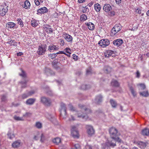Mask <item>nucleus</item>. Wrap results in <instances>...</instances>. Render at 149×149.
<instances>
[{"label":"nucleus","mask_w":149,"mask_h":149,"mask_svg":"<svg viewBox=\"0 0 149 149\" xmlns=\"http://www.w3.org/2000/svg\"><path fill=\"white\" fill-rule=\"evenodd\" d=\"M109 132L110 136L112 139H115L117 140V141L120 143L121 140L118 137V130L115 128L112 127L109 129Z\"/></svg>","instance_id":"obj_1"},{"label":"nucleus","mask_w":149,"mask_h":149,"mask_svg":"<svg viewBox=\"0 0 149 149\" xmlns=\"http://www.w3.org/2000/svg\"><path fill=\"white\" fill-rule=\"evenodd\" d=\"M85 111H86V113H88L87 114H86V115H84L83 114H82L81 112L76 111L75 113V116H77L78 118H82V119L87 120L88 119V117L90 116V115L91 114V113H92V111L88 108L85 109Z\"/></svg>","instance_id":"obj_2"},{"label":"nucleus","mask_w":149,"mask_h":149,"mask_svg":"<svg viewBox=\"0 0 149 149\" xmlns=\"http://www.w3.org/2000/svg\"><path fill=\"white\" fill-rule=\"evenodd\" d=\"M47 46L46 44H41L38 46L37 53L39 55H42L45 54L46 51Z\"/></svg>","instance_id":"obj_3"},{"label":"nucleus","mask_w":149,"mask_h":149,"mask_svg":"<svg viewBox=\"0 0 149 149\" xmlns=\"http://www.w3.org/2000/svg\"><path fill=\"white\" fill-rule=\"evenodd\" d=\"M122 29V26L120 24H116L111 30V35L113 36L119 31Z\"/></svg>","instance_id":"obj_4"},{"label":"nucleus","mask_w":149,"mask_h":149,"mask_svg":"<svg viewBox=\"0 0 149 149\" xmlns=\"http://www.w3.org/2000/svg\"><path fill=\"white\" fill-rule=\"evenodd\" d=\"M61 109L60 110L61 115L63 118H66L67 117L66 112V108L65 104L63 103L61 104Z\"/></svg>","instance_id":"obj_5"},{"label":"nucleus","mask_w":149,"mask_h":149,"mask_svg":"<svg viewBox=\"0 0 149 149\" xmlns=\"http://www.w3.org/2000/svg\"><path fill=\"white\" fill-rule=\"evenodd\" d=\"M43 29L47 34H51L52 33L53 30L51 26L49 24H44L43 25Z\"/></svg>","instance_id":"obj_6"},{"label":"nucleus","mask_w":149,"mask_h":149,"mask_svg":"<svg viewBox=\"0 0 149 149\" xmlns=\"http://www.w3.org/2000/svg\"><path fill=\"white\" fill-rule=\"evenodd\" d=\"M40 100L41 102L45 105L46 106L50 105L51 101L49 99L44 97H41Z\"/></svg>","instance_id":"obj_7"},{"label":"nucleus","mask_w":149,"mask_h":149,"mask_svg":"<svg viewBox=\"0 0 149 149\" xmlns=\"http://www.w3.org/2000/svg\"><path fill=\"white\" fill-rule=\"evenodd\" d=\"M109 40L107 39H102L99 42L98 44L102 47H104L109 45Z\"/></svg>","instance_id":"obj_8"},{"label":"nucleus","mask_w":149,"mask_h":149,"mask_svg":"<svg viewBox=\"0 0 149 149\" xmlns=\"http://www.w3.org/2000/svg\"><path fill=\"white\" fill-rule=\"evenodd\" d=\"M76 127L74 126H73L72 127L71 134L72 136L74 138H78L79 137V132L78 131L75 130Z\"/></svg>","instance_id":"obj_9"},{"label":"nucleus","mask_w":149,"mask_h":149,"mask_svg":"<svg viewBox=\"0 0 149 149\" xmlns=\"http://www.w3.org/2000/svg\"><path fill=\"white\" fill-rule=\"evenodd\" d=\"M22 145L21 140H17L13 142L12 144V147L14 148H17Z\"/></svg>","instance_id":"obj_10"},{"label":"nucleus","mask_w":149,"mask_h":149,"mask_svg":"<svg viewBox=\"0 0 149 149\" xmlns=\"http://www.w3.org/2000/svg\"><path fill=\"white\" fill-rule=\"evenodd\" d=\"M8 6L6 5L5 6H2L1 10L0 11V15L2 16H4L8 12Z\"/></svg>","instance_id":"obj_11"},{"label":"nucleus","mask_w":149,"mask_h":149,"mask_svg":"<svg viewBox=\"0 0 149 149\" xmlns=\"http://www.w3.org/2000/svg\"><path fill=\"white\" fill-rule=\"evenodd\" d=\"M63 36L68 42H72V37L68 34L64 33L63 34Z\"/></svg>","instance_id":"obj_12"},{"label":"nucleus","mask_w":149,"mask_h":149,"mask_svg":"<svg viewBox=\"0 0 149 149\" xmlns=\"http://www.w3.org/2000/svg\"><path fill=\"white\" fill-rule=\"evenodd\" d=\"M116 141H117V140L112 139V140H108L107 142L109 146L113 148L116 146Z\"/></svg>","instance_id":"obj_13"},{"label":"nucleus","mask_w":149,"mask_h":149,"mask_svg":"<svg viewBox=\"0 0 149 149\" xmlns=\"http://www.w3.org/2000/svg\"><path fill=\"white\" fill-rule=\"evenodd\" d=\"M87 132L88 134L90 136L92 135L93 134V128L91 126L88 125L86 126Z\"/></svg>","instance_id":"obj_14"},{"label":"nucleus","mask_w":149,"mask_h":149,"mask_svg":"<svg viewBox=\"0 0 149 149\" xmlns=\"http://www.w3.org/2000/svg\"><path fill=\"white\" fill-rule=\"evenodd\" d=\"M123 42V40L120 39L115 40L113 41V43L115 45L119 46Z\"/></svg>","instance_id":"obj_15"},{"label":"nucleus","mask_w":149,"mask_h":149,"mask_svg":"<svg viewBox=\"0 0 149 149\" xmlns=\"http://www.w3.org/2000/svg\"><path fill=\"white\" fill-rule=\"evenodd\" d=\"M114 54V51L111 50H108L104 53V55L106 57H109L111 56L113 57L115 56L114 55H113Z\"/></svg>","instance_id":"obj_16"},{"label":"nucleus","mask_w":149,"mask_h":149,"mask_svg":"<svg viewBox=\"0 0 149 149\" xmlns=\"http://www.w3.org/2000/svg\"><path fill=\"white\" fill-rule=\"evenodd\" d=\"M102 96L101 95H99L95 98V102L97 104H100L102 101Z\"/></svg>","instance_id":"obj_17"},{"label":"nucleus","mask_w":149,"mask_h":149,"mask_svg":"<svg viewBox=\"0 0 149 149\" xmlns=\"http://www.w3.org/2000/svg\"><path fill=\"white\" fill-rule=\"evenodd\" d=\"M103 9L105 11L108 12L110 11L111 9V7L109 4H106L104 6Z\"/></svg>","instance_id":"obj_18"},{"label":"nucleus","mask_w":149,"mask_h":149,"mask_svg":"<svg viewBox=\"0 0 149 149\" xmlns=\"http://www.w3.org/2000/svg\"><path fill=\"white\" fill-rule=\"evenodd\" d=\"M47 9L45 7L41 8L37 10L38 14H42L46 13L47 11Z\"/></svg>","instance_id":"obj_19"},{"label":"nucleus","mask_w":149,"mask_h":149,"mask_svg":"<svg viewBox=\"0 0 149 149\" xmlns=\"http://www.w3.org/2000/svg\"><path fill=\"white\" fill-rule=\"evenodd\" d=\"M141 134L144 136H148L149 135V129L145 128L142 130Z\"/></svg>","instance_id":"obj_20"},{"label":"nucleus","mask_w":149,"mask_h":149,"mask_svg":"<svg viewBox=\"0 0 149 149\" xmlns=\"http://www.w3.org/2000/svg\"><path fill=\"white\" fill-rule=\"evenodd\" d=\"M137 145L141 148H144L146 146V144L144 142L142 141L138 142L137 143Z\"/></svg>","instance_id":"obj_21"},{"label":"nucleus","mask_w":149,"mask_h":149,"mask_svg":"<svg viewBox=\"0 0 149 149\" xmlns=\"http://www.w3.org/2000/svg\"><path fill=\"white\" fill-rule=\"evenodd\" d=\"M58 49V47H56V46L51 44L49 46L48 49L49 50H57Z\"/></svg>","instance_id":"obj_22"},{"label":"nucleus","mask_w":149,"mask_h":149,"mask_svg":"<svg viewBox=\"0 0 149 149\" xmlns=\"http://www.w3.org/2000/svg\"><path fill=\"white\" fill-rule=\"evenodd\" d=\"M35 100L36 99H35L30 98L26 101V103L27 104L31 105L34 103Z\"/></svg>","instance_id":"obj_23"},{"label":"nucleus","mask_w":149,"mask_h":149,"mask_svg":"<svg viewBox=\"0 0 149 149\" xmlns=\"http://www.w3.org/2000/svg\"><path fill=\"white\" fill-rule=\"evenodd\" d=\"M110 103L112 107L115 108L117 106L116 102L112 99H111L110 101Z\"/></svg>","instance_id":"obj_24"},{"label":"nucleus","mask_w":149,"mask_h":149,"mask_svg":"<svg viewBox=\"0 0 149 149\" xmlns=\"http://www.w3.org/2000/svg\"><path fill=\"white\" fill-rule=\"evenodd\" d=\"M39 22L38 21L33 19L31 21V24L32 26L33 27L37 26Z\"/></svg>","instance_id":"obj_25"},{"label":"nucleus","mask_w":149,"mask_h":149,"mask_svg":"<svg viewBox=\"0 0 149 149\" xmlns=\"http://www.w3.org/2000/svg\"><path fill=\"white\" fill-rule=\"evenodd\" d=\"M30 6V3L28 0H26L24 3V8L25 9H28Z\"/></svg>","instance_id":"obj_26"},{"label":"nucleus","mask_w":149,"mask_h":149,"mask_svg":"<svg viewBox=\"0 0 149 149\" xmlns=\"http://www.w3.org/2000/svg\"><path fill=\"white\" fill-rule=\"evenodd\" d=\"M111 85L115 87H118L119 86V84L116 80H113L111 83Z\"/></svg>","instance_id":"obj_27"},{"label":"nucleus","mask_w":149,"mask_h":149,"mask_svg":"<svg viewBox=\"0 0 149 149\" xmlns=\"http://www.w3.org/2000/svg\"><path fill=\"white\" fill-rule=\"evenodd\" d=\"M111 69L110 67L106 66L104 68V72L106 73H108L111 72Z\"/></svg>","instance_id":"obj_28"},{"label":"nucleus","mask_w":149,"mask_h":149,"mask_svg":"<svg viewBox=\"0 0 149 149\" xmlns=\"http://www.w3.org/2000/svg\"><path fill=\"white\" fill-rule=\"evenodd\" d=\"M53 142L56 144H58L61 142V139L59 138L56 137L53 140Z\"/></svg>","instance_id":"obj_29"},{"label":"nucleus","mask_w":149,"mask_h":149,"mask_svg":"<svg viewBox=\"0 0 149 149\" xmlns=\"http://www.w3.org/2000/svg\"><path fill=\"white\" fill-rule=\"evenodd\" d=\"M102 149H110L109 146L107 142L102 144Z\"/></svg>","instance_id":"obj_30"},{"label":"nucleus","mask_w":149,"mask_h":149,"mask_svg":"<svg viewBox=\"0 0 149 149\" xmlns=\"http://www.w3.org/2000/svg\"><path fill=\"white\" fill-rule=\"evenodd\" d=\"M94 8L97 12L99 11L101 9V6L100 4L97 3L95 5Z\"/></svg>","instance_id":"obj_31"},{"label":"nucleus","mask_w":149,"mask_h":149,"mask_svg":"<svg viewBox=\"0 0 149 149\" xmlns=\"http://www.w3.org/2000/svg\"><path fill=\"white\" fill-rule=\"evenodd\" d=\"M7 43L11 46H16L17 45V43L15 40H11L7 42Z\"/></svg>","instance_id":"obj_32"},{"label":"nucleus","mask_w":149,"mask_h":149,"mask_svg":"<svg viewBox=\"0 0 149 149\" xmlns=\"http://www.w3.org/2000/svg\"><path fill=\"white\" fill-rule=\"evenodd\" d=\"M140 95L145 97H148L149 95V93L147 91H143L142 92H140Z\"/></svg>","instance_id":"obj_33"},{"label":"nucleus","mask_w":149,"mask_h":149,"mask_svg":"<svg viewBox=\"0 0 149 149\" xmlns=\"http://www.w3.org/2000/svg\"><path fill=\"white\" fill-rule=\"evenodd\" d=\"M8 25V27L11 29L14 27L15 25V24L14 23L12 22H8L7 23Z\"/></svg>","instance_id":"obj_34"},{"label":"nucleus","mask_w":149,"mask_h":149,"mask_svg":"<svg viewBox=\"0 0 149 149\" xmlns=\"http://www.w3.org/2000/svg\"><path fill=\"white\" fill-rule=\"evenodd\" d=\"M87 25L88 29L91 30H93V24L91 22L87 23Z\"/></svg>","instance_id":"obj_35"},{"label":"nucleus","mask_w":149,"mask_h":149,"mask_svg":"<svg viewBox=\"0 0 149 149\" xmlns=\"http://www.w3.org/2000/svg\"><path fill=\"white\" fill-rule=\"evenodd\" d=\"M28 81V80H24V81H22L20 83L22 84V88H25L26 87V83Z\"/></svg>","instance_id":"obj_36"},{"label":"nucleus","mask_w":149,"mask_h":149,"mask_svg":"<svg viewBox=\"0 0 149 149\" xmlns=\"http://www.w3.org/2000/svg\"><path fill=\"white\" fill-rule=\"evenodd\" d=\"M22 73L19 74V75L21 76L23 79H26V75L25 72L23 70H22Z\"/></svg>","instance_id":"obj_37"},{"label":"nucleus","mask_w":149,"mask_h":149,"mask_svg":"<svg viewBox=\"0 0 149 149\" xmlns=\"http://www.w3.org/2000/svg\"><path fill=\"white\" fill-rule=\"evenodd\" d=\"M35 127L38 129H40L42 127V124L39 122H36Z\"/></svg>","instance_id":"obj_38"},{"label":"nucleus","mask_w":149,"mask_h":149,"mask_svg":"<svg viewBox=\"0 0 149 149\" xmlns=\"http://www.w3.org/2000/svg\"><path fill=\"white\" fill-rule=\"evenodd\" d=\"M40 135L39 132H37L36 134H35L33 137V139L35 140H37L40 137Z\"/></svg>","instance_id":"obj_39"},{"label":"nucleus","mask_w":149,"mask_h":149,"mask_svg":"<svg viewBox=\"0 0 149 149\" xmlns=\"http://www.w3.org/2000/svg\"><path fill=\"white\" fill-rule=\"evenodd\" d=\"M81 10L83 13H86L88 12L89 11V10L87 6L85 7H82L81 9Z\"/></svg>","instance_id":"obj_40"},{"label":"nucleus","mask_w":149,"mask_h":149,"mask_svg":"<svg viewBox=\"0 0 149 149\" xmlns=\"http://www.w3.org/2000/svg\"><path fill=\"white\" fill-rule=\"evenodd\" d=\"M64 50L65 51V52L66 53H67L68 54H68V55L70 54H70H71V49L67 47V48H65L64 49Z\"/></svg>","instance_id":"obj_41"},{"label":"nucleus","mask_w":149,"mask_h":149,"mask_svg":"<svg viewBox=\"0 0 149 149\" xmlns=\"http://www.w3.org/2000/svg\"><path fill=\"white\" fill-rule=\"evenodd\" d=\"M18 23L19 24L21 27H22L24 26V24L22 19L20 18L18 19H17Z\"/></svg>","instance_id":"obj_42"},{"label":"nucleus","mask_w":149,"mask_h":149,"mask_svg":"<svg viewBox=\"0 0 149 149\" xmlns=\"http://www.w3.org/2000/svg\"><path fill=\"white\" fill-rule=\"evenodd\" d=\"M87 19V17L85 15H82L81 16L80 20L81 21H84Z\"/></svg>","instance_id":"obj_43"},{"label":"nucleus","mask_w":149,"mask_h":149,"mask_svg":"<svg viewBox=\"0 0 149 149\" xmlns=\"http://www.w3.org/2000/svg\"><path fill=\"white\" fill-rule=\"evenodd\" d=\"M43 0H34L35 4L37 6L40 5V3H42Z\"/></svg>","instance_id":"obj_44"},{"label":"nucleus","mask_w":149,"mask_h":149,"mask_svg":"<svg viewBox=\"0 0 149 149\" xmlns=\"http://www.w3.org/2000/svg\"><path fill=\"white\" fill-rule=\"evenodd\" d=\"M56 54H50L49 55V56L50 58L53 59L55 58L57 56Z\"/></svg>","instance_id":"obj_45"},{"label":"nucleus","mask_w":149,"mask_h":149,"mask_svg":"<svg viewBox=\"0 0 149 149\" xmlns=\"http://www.w3.org/2000/svg\"><path fill=\"white\" fill-rule=\"evenodd\" d=\"M32 113H31L29 112H27L23 115V116L24 117L27 118L30 117Z\"/></svg>","instance_id":"obj_46"},{"label":"nucleus","mask_w":149,"mask_h":149,"mask_svg":"<svg viewBox=\"0 0 149 149\" xmlns=\"http://www.w3.org/2000/svg\"><path fill=\"white\" fill-rule=\"evenodd\" d=\"M1 100L2 102H5L7 100V97L4 95H3L1 97Z\"/></svg>","instance_id":"obj_47"},{"label":"nucleus","mask_w":149,"mask_h":149,"mask_svg":"<svg viewBox=\"0 0 149 149\" xmlns=\"http://www.w3.org/2000/svg\"><path fill=\"white\" fill-rule=\"evenodd\" d=\"M130 90L132 94L134 96H135L136 95V94L135 92L134 91L133 88L132 87H130Z\"/></svg>","instance_id":"obj_48"},{"label":"nucleus","mask_w":149,"mask_h":149,"mask_svg":"<svg viewBox=\"0 0 149 149\" xmlns=\"http://www.w3.org/2000/svg\"><path fill=\"white\" fill-rule=\"evenodd\" d=\"M91 74H92V70L91 68H89L86 70V74L88 75Z\"/></svg>","instance_id":"obj_49"},{"label":"nucleus","mask_w":149,"mask_h":149,"mask_svg":"<svg viewBox=\"0 0 149 149\" xmlns=\"http://www.w3.org/2000/svg\"><path fill=\"white\" fill-rule=\"evenodd\" d=\"M56 55L58 54H64L66 55L68 57H70V54L68 55L67 54H66L65 52L64 51H59L56 53Z\"/></svg>","instance_id":"obj_50"},{"label":"nucleus","mask_w":149,"mask_h":149,"mask_svg":"<svg viewBox=\"0 0 149 149\" xmlns=\"http://www.w3.org/2000/svg\"><path fill=\"white\" fill-rule=\"evenodd\" d=\"M7 135L8 138L10 139H12L15 136V135L14 134H11V133H8Z\"/></svg>","instance_id":"obj_51"},{"label":"nucleus","mask_w":149,"mask_h":149,"mask_svg":"<svg viewBox=\"0 0 149 149\" xmlns=\"http://www.w3.org/2000/svg\"><path fill=\"white\" fill-rule=\"evenodd\" d=\"M14 118L15 120H23V119L22 118L15 116H14Z\"/></svg>","instance_id":"obj_52"},{"label":"nucleus","mask_w":149,"mask_h":149,"mask_svg":"<svg viewBox=\"0 0 149 149\" xmlns=\"http://www.w3.org/2000/svg\"><path fill=\"white\" fill-rule=\"evenodd\" d=\"M139 85V89L140 90H143L146 88L145 85L143 84H140Z\"/></svg>","instance_id":"obj_53"},{"label":"nucleus","mask_w":149,"mask_h":149,"mask_svg":"<svg viewBox=\"0 0 149 149\" xmlns=\"http://www.w3.org/2000/svg\"><path fill=\"white\" fill-rule=\"evenodd\" d=\"M60 42V45L61 46H63L65 45L64 41L62 39H60L59 40Z\"/></svg>","instance_id":"obj_54"},{"label":"nucleus","mask_w":149,"mask_h":149,"mask_svg":"<svg viewBox=\"0 0 149 149\" xmlns=\"http://www.w3.org/2000/svg\"><path fill=\"white\" fill-rule=\"evenodd\" d=\"M88 86L87 85H82L81 87V89L83 90H86L88 88L87 87Z\"/></svg>","instance_id":"obj_55"},{"label":"nucleus","mask_w":149,"mask_h":149,"mask_svg":"<svg viewBox=\"0 0 149 149\" xmlns=\"http://www.w3.org/2000/svg\"><path fill=\"white\" fill-rule=\"evenodd\" d=\"M40 136L41 139H40V141L41 142H43L45 140V137L44 136L43 134H41V135H40Z\"/></svg>","instance_id":"obj_56"},{"label":"nucleus","mask_w":149,"mask_h":149,"mask_svg":"<svg viewBox=\"0 0 149 149\" xmlns=\"http://www.w3.org/2000/svg\"><path fill=\"white\" fill-rule=\"evenodd\" d=\"M69 108H70V111H74L75 110L74 108L73 107V106L71 104H70L69 105Z\"/></svg>","instance_id":"obj_57"},{"label":"nucleus","mask_w":149,"mask_h":149,"mask_svg":"<svg viewBox=\"0 0 149 149\" xmlns=\"http://www.w3.org/2000/svg\"><path fill=\"white\" fill-rule=\"evenodd\" d=\"M35 93L34 91H31L28 92V93L29 96H31L33 94Z\"/></svg>","instance_id":"obj_58"},{"label":"nucleus","mask_w":149,"mask_h":149,"mask_svg":"<svg viewBox=\"0 0 149 149\" xmlns=\"http://www.w3.org/2000/svg\"><path fill=\"white\" fill-rule=\"evenodd\" d=\"M140 76V74L138 70H137L136 73V77L137 78H139Z\"/></svg>","instance_id":"obj_59"},{"label":"nucleus","mask_w":149,"mask_h":149,"mask_svg":"<svg viewBox=\"0 0 149 149\" xmlns=\"http://www.w3.org/2000/svg\"><path fill=\"white\" fill-rule=\"evenodd\" d=\"M72 56L74 60L75 61H77L78 60V57L77 56L74 54H73Z\"/></svg>","instance_id":"obj_60"},{"label":"nucleus","mask_w":149,"mask_h":149,"mask_svg":"<svg viewBox=\"0 0 149 149\" xmlns=\"http://www.w3.org/2000/svg\"><path fill=\"white\" fill-rule=\"evenodd\" d=\"M74 146L75 148V149H79L80 148V146L78 144H75Z\"/></svg>","instance_id":"obj_61"},{"label":"nucleus","mask_w":149,"mask_h":149,"mask_svg":"<svg viewBox=\"0 0 149 149\" xmlns=\"http://www.w3.org/2000/svg\"><path fill=\"white\" fill-rule=\"evenodd\" d=\"M28 97H29V96L28 93L27 94H24L22 95V97L23 99L26 98Z\"/></svg>","instance_id":"obj_62"},{"label":"nucleus","mask_w":149,"mask_h":149,"mask_svg":"<svg viewBox=\"0 0 149 149\" xmlns=\"http://www.w3.org/2000/svg\"><path fill=\"white\" fill-rule=\"evenodd\" d=\"M85 148L86 149H92L91 147L88 145H86Z\"/></svg>","instance_id":"obj_63"},{"label":"nucleus","mask_w":149,"mask_h":149,"mask_svg":"<svg viewBox=\"0 0 149 149\" xmlns=\"http://www.w3.org/2000/svg\"><path fill=\"white\" fill-rule=\"evenodd\" d=\"M136 13H138V14H140L141 13V10L139 9H137L136 11Z\"/></svg>","instance_id":"obj_64"}]
</instances>
